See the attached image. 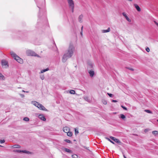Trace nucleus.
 <instances>
[{"instance_id":"obj_42","label":"nucleus","mask_w":158,"mask_h":158,"mask_svg":"<svg viewBox=\"0 0 158 158\" xmlns=\"http://www.w3.org/2000/svg\"><path fill=\"white\" fill-rule=\"evenodd\" d=\"M128 69H129V70H130L132 71H133L134 70V69H133L130 68H128Z\"/></svg>"},{"instance_id":"obj_15","label":"nucleus","mask_w":158,"mask_h":158,"mask_svg":"<svg viewBox=\"0 0 158 158\" xmlns=\"http://www.w3.org/2000/svg\"><path fill=\"white\" fill-rule=\"evenodd\" d=\"M10 54L11 56L14 58L15 59V58L17 56H18L16 54H15L14 52L11 51L10 52Z\"/></svg>"},{"instance_id":"obj_47","label":"nucleus","mask_w":158,"mask_h":158,"mask_svg":"<svg viewBox=\"0 0 158 158\" xmlns=\"http://www.w3.org/2000/svg\"><path fill=\"white\" fill-rule=\"evenodd\" d=\"M83 26H82L81 28V31H83Z\"/></svg>"},{"instance_id":"obj_35","label":"nucleus","mask_w":158,"mask_h":158,"mask_svg":"<svg viewBox=\"0 0 158 158\" xmlns=\"http://www.w3.org/2000/svg\"><path fill=\"white\" fill-rule=\"evenodd\" d=\"M75 135H77L78 133V130H77L76 129H75Z\"/></svg>"},{"instance_id":"obj_12","label":"nucleus","mask_w":158,"mask_h":158,"mask_svg":"<svg viewBox=\"0 0 158 158\" xmlns=\"http://www.w3.org/2000/svg\"><path fill=\"white\" fill-rule=\"evenodd\" d=\"M31 104H33L34 105L38 108L40 103L35 101H32L31 102Z\"/></svg>"},{"instance_id":"obj_34","label":"nucleus","mask_w":158,"mask_h":158,"mask_svg":"<svg viewBox=\"0 0 158 158\" xmlns=\"http://www.w3.org/2000/svg\"><path fill=\"white\" fill-rule=\"evenodd\" d=\"M102 102H103V103L105 105H106L107 104V102L106 100H103Z\"/></svg>"},{"instance_id":"obj_52","label":"nucleus","mask_w":158,"mask_h":158,"mask_svg":"<svg viewBox=\"0 0 158 158\" xmlns=\"http://www.w3.org/2000/svg\"><path fill=\"white\" fill-rule=\"evenodd\" d=\"M25 92H27V93H28L29 92V91H26Z\"/></svg>"},{"instance_id":"obj_32","label":"nucleus","mask_w":158,"mask_h":158,"mask_svg":"<svg viewBox=\"0 0 158 158\" xmlns=\"http://www.w3.org/2000/svg\"><path fill=\"white\" fill-rule=\"evenodd\" d=\"M14 151L17 152H22V150H16Z\"/></svg>"},{"instance_id":"obj_4","label":"nucleus","mask_w":158,"mask_h":158,"mask_svg":"<svg viewBox=\"0 0 158 158\" xmlns=\"http://www.w3.org/2000/svg\"><path fill=\"white\" fill-rule=\"evenodd\" d=\"M2 65V66L5 68H7L8 67V63L5 60H2L1 61Z\"/></svg>"},{"instance_id":"obj_9","label":"nucleus","mask_w":158,"mask_h":158,"mask_svg":"<svg viewBox=\"0 0 158 158\" xmlns=\"http://www.w3.org/2000/svg\"><path fill=\"white\" fill-rule=\"evenodd\" d=\"M15 60L20 64H22L23 63V60L20 58L19 56H17L15 58Z\"/></svg>"},{"instance_id":"obj_29","label":"nucleus","mask_w":158,"mask_h":158,"mask_svg":"<svg viewBox=\"0 0 158 158\" xmlns=\"http://www.w3.org/2000/svg\"><path fill=\"white\" fill-rule=\"evenodd\" d=\"M23 120L25 121H28L29 120V119L28 117H25L24 118Z\"/></svg>"},{"instance_id":"obj_25","label":"nucleus","mask_w":158,"mask_h":158,"mask_svg":"<svg viewBox=\"0 0 158 158\" xmlns=\"http://www.w3.org/2000/svg\"><path fill=\"white\" fill-rule=\"evenodd\" d=\"M152 133L153 135H156L158 134V132L157 131H154L152 132Z\"/></svg>"},{"instance_id":"obj_40","label":"nucleus","mask_w":158,"mask_h":158,"mask_svg":"<svg viewBox=\"0 0 158 158\" xmlns=\"http://www.w3.org/2000/svg\"><path fill=\"white\" fill-rule=\"evenodd\" d=\"M0 142L1 143H3L5 142V140H0Z\"/></svg>"},{"instance_id":"obj_17","label":"nucleus","mask_w":158,"mask_h":158,"mask_svg":"<svg viewBox=\"0 0 158 158\" xmlns=\"http://www.w3.org/2000/svg\"><path fill=\"white\" fill-rule=\"evenodd\" d=\"M110 31V27H108L107 30H102V33H106L109 32Z\"/></svg>"},{"instance_id":"obj_16","label":"nucleus","mask_w":158,"mask_h":158,"mask_svg":"<svg viewBox=\"0 0 158 158\" xmlns=\"http://www.w3.org/2000/svg\"><path fill=\"white\" fill-rule=\"evenodd\" d=\"M83 16L82 15H81L78 17L79 22L81 23L82 22V19L83 18Z\"/></svg>"},{"instance_id":"obj_18","label":"nucleus","mask_w":158,"mask_h":158,"mask_svg":"<svg viewBox=\"0 0 158 158\" xmlns=\"http://www.w3.org/2000/svg\"><path fill=\"white\" fill-rule=\"evenodd\" d=\"M64 151L66 152H68L69 153H72L71 151L67 148H64Z\"/></svg>"},{"instance_id":"obj_43","label":"nucleus","mask_w":158,"mask_h":158,"mask_svg":"<svg viewBox=\"0 0 158 158\" xmlns=\"http://www.w3.org/2000/svg\"><path fill=\"white\" fill-rule=\"evenodd\" d=\"M20 96L22 97V98H23L24 97V96L23 94H20Z\"/></svg>"},{"instance_id":"obj_3","label":"nucleus","mask_w":158,"mask_h":158,"mask_svg":"<svg viewBox=\"0 0 158 158\" xmlns=\"http://www.w3.org/2000/svg\"><path fill=\"white\" fill-rule=\"evenodd\" d=\"M69 8H71L72 13L74 12V4L73 0H67Z\"/></svg>"},{"instance_id":"obj_6","label":"nucleus","mask_w":158,"mask_h":158,"mask_svg":"<svg viewBox=\"0 0 158 158\" xmlns=\"http://www.w3.org/2000/svg\"><path fill=\"white\" fill-rule=\"evenodd\" d=\"M110 138L112 140L117 143H121V142L118 139H116L114 137L110 136Z\"/></svg>"},{"instance_id":"obj_44","label":"nucleus","mask_w":158,"mask_h":158,"mask_svg":"<svg viewBox=\"0 0 158 158\" xmlns=\"http://www.w3.org/2000/svg\"><path fill=\"white\" fill-rule=\"evenodd\" d=\"M154 22L158 26V23L155 21H154Z\"/></svg>"},{"instance_id":"obj_48","label":"nucleus","mask_w":158,"mask_h":158,"mask_svg":"<svg viewBox=\"0 0 158 158\" xmlns=\"http://www.w3.org/2000/svg\"><path fill=\"white\" fill-rule=\"evenodd\" d=\"M22 92H26V91H25L24 90H23L22 91Z\"/></svg>"},{"instance_id":"obj_27","label":"nucleus","mask_w":158,"mask_h":158,"mask_svg":"<svg viewBox=\"0 0 158 158\" xmlns=\"http://www.w3.org/2000/svg\"><path fill=\"white\" fill-rule=\"evenodd\" d=\"M4 76L1 73H0V79L2 80H4Z\"/></svg>"},{"instance_id":"obj_38","label":"nucleus","mask_w":158,"mask_h":158,"mask_svg":"<svg viewBox=\"0 0 158 158\" xmlns=\"http://www.w3.org/2000/svg\"><path fill=\"white\" fill-rule=\"evenodd\" d=\"M145 49L146 51L148 52H149L150 51V49L148 47H147Z\"/></svg>"},{"instance_id":"obj_50","label":"nucleus","mask_w":158,"mask_h":158,"mask_svg":"<svg viewBox=\"0 0 158 158\" xmlns=\"http://www.w3.org/2000/svg\"><path fill=\"white\" fill-rule=\"evenodd\" d=\"M128 1H132V0H128Z\"/></svg>"},{"instance_id":"obj_33","label":"nucleus","mask_w":158,"mask_h":158,"mask_svg":"<svg viewBox=\"0 0 158 158\" xmlns=\"http://www.w3.org/2000/svg\"><path fill=\"white\" fill-rule=\"evenodd\" d=\"M40 78L42 80H43L44 79V77L43 75H41L40 76Z\"/></svg>"},{"instance_id":"obj_24","label":"nucleus","mask_w":158,"mask_h":158,"mask_svg":"<svg viewBox=\"0 0 158 158\" xmlns=\"http://www.w3.org/2000/svg\"><path fill=\"white\" fill-rule=\"evenodd\" d=\"M105 138L106 139L108 140L110 142L112 143H113V144H114V142H113V141H112V140H111V139H110L109 138L107 137H106Z\"/></svg>"},{"instance_id":"obj_8","label":"nucleus","mask_w":158,"mask_h":158,"mask_svg":"<svg viewBox=\"0 0 158 158\" xmlns=\"http://www.w3.org/2000/svg\"><path fill=\"white\" fill-rule=\"evenodd\" d=\"M38 108L40 110H44L47 111V110L45 108V107L42 104L40 103L39 104Z\"/></svg>"},{"instance_id":"obj_23","label":"nucleus","mask_w":158,"mask_h":158,"mask_svg":"<svg viewBox=\"0 0 158 158\" xmlns=\"http://www.w3.org/2000/svg\"><path fill=\"white\" fill-rule=\"evenodd\" d=\"M67 135L68 136L71 137L72 135V132H70L69 131V132H67Z\"/></svg>"},{"instance_id":"obj_14","label":"nucleus","mask_w":158,"mask_h":158,"mask_svg":"<svg viewBox=\"0 0 158 158\" xmlns=\"http://www.w3.org/2000/svg\"><path fill=\"white\" fill-rule=\"evenodd\" d=\"M134 6H135V8L139 12V11H141V9L140 8V7L137 4H134Z\"/></svg>"},{"instance_id":"obj_41","label":"nucleus","mask_w":158,"mask_h":158,"mask_svg":"<svg viewBox=\"0 0 158 158\" xmlns=\"http://www.w3.org/2000/svg\"><path fill=\"white\" fill-rule=\"evenodd\" d=\"M149 129H145L144 131L145 132H147L148 131H149Z\"/></svg>"},{"instance_id":"obj_19","label":"nucleus","mask_w":158,"mask_h":158,"mask_svg":"<svg viewBox=\"0 0 158 158\" xmlns=\"http://www.w3.org/2000/svg\"><path fill=\"white\" fill-rule=\"evenodd\" d=\"M49 70V68H46V69H43L42 70H41V71H40V73H43L44 72H46Z\"/></svg>"},{"instance_id":"obj_21","label":"nucleus","mask_w":158,"mask_h":158,"mask_svg":"<svg viewBox=\"0 0 158 158\" xmlns=\"http://www.w3.org/2000/svg\"><path fill=\"white\" fill-rule=\"evenodd\" d=\"M144 111L148 113L152 114V112L151 111L148 110H145Z\"/></svg>"},{"instance_id":"obj_26","label":"nucleus","mask_w":158,"mask_h":158,"mask_svg":"<svg viewBox=\"0 0 158 158\" xmlns=\"http://www.w3.org/2000/svg\"><path fill=\"white\" fill-rule=\"evenodd\" d=\"M22 152L26 153L27 154H30V152L29 151H27L26 150H22Z\"/></svg>"},{"instance_id":"obj_31","label":"nucleus","mask_w":158,"mask_h":158,"mask_svg":"<svg viewBox=\"0 0 158 158\" xmlns=\"http://www.w3.org/2000/svg\"><path fill=\"white\" fill-rule=\"evenodd\" d=\"M72 157L73 158H77L78 156L76 154H73L72 155Z\"/></svg>"},{"instance_id":"obj_20","label":"nucleus","mask_w":158,"mask_h":158,"mask_svg":"<svg viewBox=\"0 0 158 158\" xmlns=\"http://www.w3.org/2000/svg\"><path fill=\"white\" fill-rule=\"evenodd\" d=\"M13 147L15 148H21V146L19 145L16 144L14 145L13 146Z\"/></svg>"},{"instance_id":"obj_39","label":"nucleus","mask_w":158,"mask_h":158,"mask_svg":"<svg viewBox=\"0 0 158 158\" xmlns=\"http://www.w3.org/2000/svg\"><path fill=\"white\" fill-rule=\"evenodd\" d=\"M107 94L110 97H112L113 96V95L112 94H109L108 93Z\"/></svg>"},{"instance_id":"obj_2","label":"nucleus","mask_w":158,"mask_h":158,"mask_svg":"<svg viewBox=\"0 0 158 158\" xmlns=\"http://www.w3.org/2000/svg\"><path fill=\"white\" fill-rule=\"evenodd\" d=\"M26 54L27 56H37L40 57V56L31 50H27L26 51Z\"/></svg>"},{"instance_id":"obj_28","label":"nucleus","mask_w":158,"mask_h":158,"mask_svg":"<svg viewBox=\"0 0 158 158\" xmlns=\"http://www.w3.org/2000/svg\"><path fill=\"white\" fill-rule=\"evenodd\" d=\"M69 93L71 94H75V91L73 90H71L70 91Z\"/></svg>"},{"instance_id":"obj_49","label":"nucleus","mask_w":158,"mask_h":158,"mask_svg":"<svg viewBox=\"0 0 158 158\" xmlns=\"http://www.w3.org/2000/svg\"><path fill=\"white\" fill-rule=\"evenodd\" d=\"M124 158H127L124 155Z\"/></svg>"},{"instance_id":"obj_11","label":"nucleus","mask_w":158,"mask_h":158,"mask_svg":"<svg viewBox=\"0 0 158 158\" xmlns=\"http://www.w3.org/2000/svg\"><path fill=\"white\" fill-rule=\"evenodd\" d=\"M63 130L64 132L67 133L70 131V129L69 127H65L63 128Z\"/></svg>"},{"instance_id":"obj_53","label":"nucleus","mask_w":158,"mask_h":158,"mask_svg":"<svg viewBox=\"0 0 158 158\" xmlns=\"http://www.w3.org/2000/svg\"><path fill=\"white\" fill-rule=\"evenodd\" d=\"M0 147H2L3 146H1V145H0Z\"/></svg>"},{"instance_id":"obj_1","label":"nucleus","mask_w":158,"mask_h":158,"mask_svg":"<svg viewBox=\"0 0 158 158\" xmlns=\"http://www.w3.org/2000/svg\"><path fill=\"white\" fill-rule=\"evenodd\" d=\"M75 50V48L73 45L72 44H70L67 50L62 57V61L64 63L68 59L71 57L74 52Z\"/></svg>"},{"instance_id":"obj_30","label":"nucleus","mask_w":158,"mask_h":158,"mask_svg":"<svg viewBox=\"0 0 158 158\" xmlns=\"http://www.w3.org/2000/svg\"><path fill=\"white\" fill-rule=\"evenodd\" d=\"M64 141L66 142L67 143H71V141L70 140L68 139H65L64 140Z\"/></svg>"},{"instance_id":"obj_45","label":"nucleus","mask_w":158,"mask_h":158,"mask_svg":"<svg viewBox=\"0 0 158 158\" xmlns=\"http://www.w3.org/2000/svg\"><path fill=\"white\" fill-rule=\"evenodd\" d=\"M112 102H117V101L116 100H112Z\"/></svg>"},{"instance_id":"obj_22","label":"nucleus","mask_w":158,"mask_h":158,"mask_svg":"<svg viewBox=\"0 0 158 158\" xmlns=\"http://www.w3.org/2000/svg\"><path fill=\"white\" fill-rule=\"evenodd\" d=\"M120 117L123 119H124L126 118V116L123 114H120Z\"/></svg>"},{"instance_id":"obj_13","label":"nucleus","mask_w":158,"mask_h":158,"mask_svg":"<svg viewBox=\"0 0 158 158\" xmlns=\"http://www.w3.org/2000/svg\"><path fill=\"white\" fill-rule=\"evenodd\" d=\"M39 118H40L43 121H45L46 120L43 114L39 115Z\"/></svg>"},{"instance_id":"obj_5","label":"nucleus","mask_w":158,"mask_h":158,"mask_svg":"<svg viewBox=\"0 0 158 158\" xmlns=\"http://www.w3.org/2000/svg\"><path fill=\"white\" fill-rule=\"evenodd\" d=\"M89 73L91 77H93L95 73L94 69L88 70Z\"/></svg>"},{"instance_id":"obj_7","label":"nucleus","mask_w":158,"mask_h":158,"mask_svg":"<svg viewBox=\"0 0 158 158\" xmlns=\"http://www.w3.org/2000/svg\"><path fill=\"white\" fill-rule=\"evenodd\" d=\"M122 15H123L125 17V18H126V20L129 22H131V20L127 16V14L125 12H123L122 13Z\"/></svg>"},{"instance_id":"obj_37","label":"nucleus","mask_w":158,"mask_h":158,"mask_svg":"<svg viewBox=\"0 0 158 158\" xmlns=\"http://www.w3.org/2000/svg\"><path fill=\"white\" fill-rule=\"evenodd\" d=\"M84 98L86 101H88L89 98L88 97H85Z\"/></svg>"},{"instance_id":"obj_46","label":"nucleus","mask_w":158,"mask_h":158,"mask_svg":"<svg viewBox=\"0 0 158 158\" xmlns=\"http://www.w3.org/2000/svg\"><path fill=\"white\" fill-rule=\"evenodd\" d=\"M81 35L82 36H83V31H81L80 33Z\"/></svg>"},{"instance_id":"obj_10","label":"nucleus","mask_w":158,"mask_h":158,"mask_svg":"<svg viewBox=\"0 0 158 158\" xmlns=\"http://www.w3.org/2000/svg\"><path fill=\"white\" fill-rule=\"evenodd\" d=\"M87 68L88 70L94 69L93 64L90 63H88Z\"/></svg>"},{"instance_id":"obj_36","label":"nucleus","mask_w":158,"mask_h":158,"mask_svg":"<svg viewBox=\"0 0 158 158\" xmlns=\"http://www.w3.org/2000/svg\"><path fill=\"white\" fill-rule=\"evenodd\" d=\"M121 107H122V108H123L124 110H127V108L126 107H125V106H122H122H121Z\"/></svg>"},{"instance_id":"obj_51","label":"nucleus","mask_w":158,"mask_h":158,"mask_svg":"<svg viewBox=\"0 0 158 158\" xmlns=\"http://www.w3.org/2000/svg\"><path fill=\"white\" fill-rule=\"evenodd\" d=\"M128 1H132V0H128Z\"/></svg>"}]
</instances>
